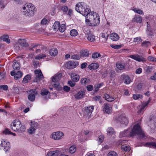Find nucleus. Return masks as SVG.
I'll return each instance as SVG.
<instances>
[{
	"label": "nucleus",
	"mask_w": 156,
	"mask_h": 156,
	"mask_svg": "<svg viewBox=\"0 0 156 156\" xmlns=\"http://www.w3.org/2000/svg\"><path fill=\"white\" fill-rule=\"evenodd\" d=\"M133 98L134 99L137 100L139 98H141L142 95L141 94H134L133 95Z\"/></svg>",
	"instance_id": "864d4df0"
},
{
	"label": "nucleus",
	"mask_w": 156,
	"mask_h": 156,
	"mask_svg": "<svg viewBox=\"0 0 156 156\" xmlns=\"http://www.w3.org/2000/svg\"><path fill=\"white\" fill-rule=\"evenodd\" d=\"M116 66L117 68L120 70L124 69L125 66V64H122L120 63H117L116 64Z\"/></svg>",
	"instance_id": "a19ab883"
},
{
	"label": "nucleus",
	"mask_w": 156,
	"mask_h": 156,
	"mask_svg": "<svg viewBox=\"0 0 156 156\" xmlns=\"http://www.w3.org/2000/svg\"><path fill=\"white\" fill-rule=\"evenodd\" d=\"M94 110V106L86 107L84 108V113L85 115H90Z\"/></svg>",
	"instance_id": "2eb2a0df"
},
{
	"label": "nucleus",
	"mask_w": 156,
	"mask_h": 156,
	"mask_svg": "<svg viewBox=\"0 0 156 156\" xmlns=\"http://www.w3.org/2000/svg\"><path fill=\"white\" fill-rule=\"evenodd\" d=\"M30 94L28 96L29 100L31 101H33L35 99V94L36 93V91L35 89L31 90L30 91Z\"/></svg>",
	"instance_id": "dca6fc26"
},
{
	"label": "nucleus",
	"mask_w": 156,
	"mask_h": 156,
	"mask_svg": "<svg viewBox=\"0 0 156 156\" xmlns=\"http://www.w3.org/2000/svg\"><path fill=\"white\" fill-rule=\"evenodd\" d=\"M23 75L22 73L20 71L17 72L16 75L14 76V78L15 80H17L20 78Z\"/></svg>",
	"instance_id": "4c0bfd02"
},
{
	"label": "nucleus",
	"mask_w": 156,
	"mask_h": 156,
	"mask_svg": "<svg viewBox=\"0 0 156 156\" xmlns=\"http://www.w3.org/2000/svg\"><path fill=\"white\" fill-rule=\"evenodd\" d=\"M86 20V22L90 26H95L98 25L100 22V18L96 12H89Z\"/></svg>",
	"instance_id": "f03ea898"
},
{
	"label": "nucleus",
	"mask_w": 156,
	"mask_h": 156,
	"mask_svg": "<svg viewBox=\"0 0 156 156\" xmlns=\"http://www.w3.org/2000/svg\"><path fill=\"white\" fill-rule=\"evenodd\" d=\"M31 124L29 129L28 132L29 133L32 134L35 132V130L37 128L38 124L34 121L31 122Z\"/></svg>",
	"instance_id": "ddd939ff"
},
{
	"label": "nucleus",
	"mask_w": 156,
	"mask_h": 156,
	"mask_svg": "<svg viewBox=\"0 0 156 156\" xmlns=\"http://www.w3.org/2000/svg\"><path fill=\"white\" fill-rule=\"evenodd\" d=\"M35 9L34 6L30 3H27L24 5L21 9L23 15L28 17L33 16Z\"/></svg>",
	"instance_id": "7ed1b4c3"
},
{
	"label": "nucleus",
	"mask_w": 156,
	"mask_h": 156,
	"mask_svg": "<svg viewBox=\"0 0 156 156\" xmlns=\"http://www.w3.org/2000/svg\"><path fill=\"white\" fill-rule=\"evenodd\" d=\"M99 65L97 63H92L88 66L90 70L96 69L99 67Z\"/></svg>",
	"instance_id": "c756f323"
},
{
	"label": "nucleus",
	"mask_w": 156,
	"mask_h": 156,
	"mask_svg": "<svg viewBox=\"0 0 156 156\" xmlns=\"http://www.w3.org/2000/svg\"><path fill=\"white\" fill-rule=\"evenodd\" d=\"M8 87L6 85H3L0 86V89H2L5 91H6L8 90Z\"/></svg>",
	"instance_id": "5fc2aeb1"
},
{
	"label": "nucleus",
	"mask_w": 156,
	"mask_h": 156,
	"mask_svg": "<svg viewBox=\"0 0 156 156\" xmlns=\"http://www.w3.org/2000/svg\"><path fill=\"white\" fill-rule=\"evenodd\" d=\"M122 81L126 84H129L130 82V79L128 76L122 75L121 76Z\"/></svg>",
	"instance_id": "aec40b11"
},
{
	"label": "nucleus",
	"mask_w": 156,
	"mask_h": 156,
	"mask_svg": "<svg viewBox=\"0 0 156 156\" xmlns=\"http://www.w3.org/2000/svg\"><path fill=\"white\" fill-rule=\"evenodd\" d=\"M108 134L110 135L114 134L115 132L114 129L111 127H108L107 129Z\"/></svg>",
	"instance_id": "e433bc0d"
},
{
	"label": "nucleus",
	"mask_w": 156,
	"mask_h": 156,
	"mask_svg": "<svg viewBox=\"0 0 156 156\" xmlns=\"http://www.w3.org/2000/svg\"><path fill=\"white\" fill-rule=\"evenodd\" d=\"M150 98L146 102H142L141 105L140 106V108L139 110L137 112L138 114H143L144 111L145 109L148 107V104L151 101Z\"/></svg>",
	"instance_id": "1a4fd4ad"
},
{
	"label": "nucleus",
	"mask_w": 156,
	"mask_h": 156,
	"mask_svg": "<svg viewBox=\"0 0 156 156\" xmlns=\"http://www.w3.org/2000/svg\"><path fill=\"white\" fill-rule=\"evenodd\" d=\"M105 99L109 102H111L115 100L114 98L107 94H105Z\"/></svg>",
	"instance_id": "f704fd0d"
},
{
	"label": "nucleus",
	"mask_w": 156,
	"mask_h": 156,
	"mask_svg": "<svg viewBox=\"0 0 156 156\" xmlns=\"http://www.w3.org/2000/svg\"><path fill=\"white\" fill-rule=\"evenodd\" d=\"M75 10L85 16H87L90 11V9L87 6H85L84 3L82 2H79L76 5Z\"/></svg>",
	"instance_id": "20e7f679"
},
{
	"label": "nucleus",
	"mask_w": 156,
	"mask_h": 156,
	"mask_svg": "<svg viewBox=\"0 0 156 156\" xmlns=\"http://www.w3.org/2000/svg\"><path fill=\"white\" fill-rule=\"evenodd\" d=\"M68 84L70 87H74L76 84L75 83L70 81L68 82Z\"/></svg>",
	"instance_id": "774afa93"
},
{
	"label": "nucleus",
	"mask_w": 156,
	"mask_h": 156,
	"mask_svg": "<svg viewBox=\"0 0 156 156\" xmlns=\"http://www.w3.org/2000/svg\"><path fill=\"white\" fill-rule=\"evenodd\" d=\"M133 10L135 12L137 13L138 14L140 15L144 14V12H143V11L140 9H139L137 8H135L133 9Z\"/></svg>",
	"instance_id": "37998d69"
},
{
	"label": "nucleus",
	"mask_w": 156,
	"mask_h": 156,
	"mask_svg": "<svg viewBox=\"0 0 156 156\" xmlns=\"http://www.w3.org/2000/svg\"><path fill=\"white\" fill-rule=\"evenodd\" d=\"M6 4H4L3 1L2 0H0V8L1 9H4L6 5Z\"/></svg>",
	"instance_id": "680f3d73"
},
{
	"label": "nucleus",
	"mask_w": 156,
	"mask_h": 156,
	"mask_svg": "<svg viewBox=\"0 0 156 156\" xmlns=\"http://www.w3.org/2000/svg\"><path fill=\"white\" fill-rule=\"evenodd\" d=\"M2 143L0 145V149H2V148H4V150L5 151H7L9 150L10 148V144L9 142H7L5 141Z\"/></svg>",
	"instance_id": "4468645a"
},
{
	"label": "nucleus",
	"mask_w": 156,
	"mask_h": 156,
	"mask_svg": "<svg viewBox=\"0 0 156 156\" xmlns=\"http://www.w3.org/2000/svg\"><path fill=\"white\" fill-rule=\"evenodd\" d=\"M46 57V55L45 54H40L36 56L35 58L37 59H42Z\"/></svg>",
	"instance_id": "de8ad7c7"
},
{
	"label": "nucleus",
	"mask_w": 156,
	"mask_h": 156,
	"mask_svg": "<svg viewBox=\"0 0 156 156\" xmlns=\"http://www.w3.org/2000/svg\"><path fill=\"white\" fill-rule=\"evenodd\" d=\"M11 128L12 130L15 131H24L26 127L23 125H22L21 122L18 119L14 120L11 124Z\"/></svg>",
	"instance_id": "39448f33"
},
{
	"label": "nucleus",
	"mask_w": 156,
	"mask_h": 156,
	"mask_svg": "<svg viewBox=\"0 0 156 156\" xmlns=\"http://www.w3.org/2000/svg\"><path fill=\"white\" fill-rule=\"evenodd\" d=\"M119 121L121 124L126 126L128 124L129 122L128 119L126 116L123 115H121L119 117Z\"/></svg>",
	"instance_id": "f3484780"
},
{
	"label": "nucleus",
	"mask_w": 156,
	"mask_h": 156,
	"mask_svg": "<svg viewBox=\"0 0 156 156\" xmlns=\"http://www.w3.org/2000/svg\"><path fill=\"white\" fill-rule=\"evenodd\" d=\"M12 67L13 69L16 70H18L20 68V65L18 62H14Z\"/></svg>",
	"instance_id": "72a5a7b5"
},
{
	"label": "nucleus",
	"mask_w": 156,
	"mask_h": 156,
	"mask_svg": "<svg viewBox=\"0 0 156 156\" xmlns=\"http://www.w3.org/2000/svg\"><path fill=\"white\" fill-rule=\"evenodd\" d=\"M59 154L58 151H51L48 152L46 156H58Z\"/></svg>",
	"instance_id": "393cba45"
},
{
	"label": "nucleus",
	"mask_w": 156,
	"mask_h": 156,
	"mask_svg": "<svg viewBox=\"0 0 156 156\" xmlns=\"http://www.w3.org/2000/svg\"><path fill=\"white\" fill-rule=\"evenodd\" d=\"M104 138V137L103 135H100L98 137L97 139V141L98 144H100L103 142Z\"/></svg>",
	"instance_id": "c03bdc74"
},
{
	"label": "nucleus",
	"mask_w": 156,
	"mask_h": 156,
	"mask_svg": "<svg viewBox=\"0 0 156 156\" xmlns=\"http://www.w3.org/2000/svg\"><path fill=\"white\" fill-rule=\"evenodd\" d=\"M61 9L64 12H67L68 10V7L67 6L63 5L61 6Z\"/></svg>",
	"instance_id": "6e6d98bb"
},
{
	"label": "nucleus",
	"mask_w": 156,
	"mask_h": 156,
	"mask_svg": "<svg viewBox=\"0 0 156 156\" xmlns=\"http://www.w3.org/2000/svg\"><path fill=\"white\" fill-rule=\"evenodd\" d=\"M104 108L103 109V111L106 113L109 114L111 112V110L110 107V105L108 103H105L104 104Z\"/></svg>",
	"instance_id": "5701e85b"
},
{
	"label": "nucleus",
	"mask_w": 156,
	"mask_h": 156,
	"mask_svg": "<svg viewBox=\"0 0 156 156\" xmlns=\"http://www.w3.org/2000/svg\"><path fill=\"white\" fill-rule=\"evenodd\" d=\"M47 20L45 18L43 19L41 21V23L42 25H45L48 23Z\"/></svg>",
	"instance_id": "0e129e2a"
},
{
	"label": "nucleus",
	"mask_w": 156,
	"mask_h": 156,
	"mask_svg": "<svg viewBox=\"0 0 156 156\" xmlns=\"http://www.w3.org/2000/svg\"><path fill=\"white\" fill-rule=\"evenodd\" d=\"M103 84V83H101L95 86L94 87L95 91L97 92L98 90V89L101 87L102 86Z\"/></svg>",
	"instance_id": "13d9d810"
},
{
	"label": "nucleus",
	"mask_w": 156,
	"mask_h": 156,
	"mask_svg": "<svg viewBox=\"0 0 156 156\" xmlns=\"http://www.w3.org/2000/svg\"><path fill=\"white\" fill-rule=\"evenodd\" d=\"M48 93V91L47 90H43L41 91V94L43 96L47 95Z\"/></svg>",
	"instance_id": "052dcab7"
},
{
	"label": "nucleus",
	"mask_w": 156,
	"mask_h": 156,
	"mask_svg": "<svg viewBox=\"0 0 156 156\" xmlns=\"http://www.w3.org/2000/svg\"><path fill=\"white\" fill-rule=\"evenodd\" d=\"M87 89L88 91H91L93 90V86L92 85H88L87 87Z\"/></svg>",
	"instance_id": "69168bd1"
},
{
	"label": "nucleus",
	"mask_w": 156,
	"mask_h": 156,
	"mask_svg": "<svg viewBox=\"0 0 156 156\" xmlns=\"http://www.w3.org/2000/svg\"><path fill=\"white\" fill-rule=\"evenodd\" d=\"M111 39L114 41H117L119 38V35L116 33H113L111 34L110 35Z\"/></svg>",
	"instance_id": "c85d7f7f"
},
{
	"label": "nucleus",
	"mask_w": 156,
	"mask_h": 156,
	"mask_svg": "<svg viewBox=\"0 0 156 156\" xmlns=\"http://www.w3.org/2000/svg\"><path fill=\"white\" fill-rule=\"evenodd\" d=\"M29 45L24 39H19L14 45L15 49L17 50L20 49V47L24 48L28 47Z\"/></svg>",
	"instance_id": "0eeeda50"
},
{
	"label": "nucleus",
	"mask_w": 156,
	"mask_h": 156,
	"mask_svg": "<svg viewBox=\"0 0 156 156\" xmlns=\"http://www.w3.org/2000/svg\"><path fill=\"white\" fill-rule=\"evenodd\" d=\"M89 53L88 51L84 50L81 51L80 53V56L82 58H85L88 56Z\"/></svg>",
	"instance_id": "a878e982"
},
{
	"label": "nucleus",
	"mask_w": 156,
	"mask_h": 156,
	"mask_svg": "<svg viewBox=\"0 0 156 156\" xmlns=\"http://www.w3.org/2000/svg\"><path fill=\"white\" fill-rule=\"evenodd\" d=\"M107 156H118V155L115 152L111 151L108 154Z\"/></svg>",
	"instance_id": "4d7b16f0"
},
{
	"label": "nucleus",
	"mask_w": 156,
	"mask_h": 156,
	"mask_svg": "<svg viewBox=\"0 0 156 156\" xmlns=\"http://www.w3.org/2000/svg\"><path fill=\"white\" fill-rule=\"evenodd\" d=\"M80 82L82 85L85 86L90 83V81L88 79L83 78L81 79Z\"/></svg>",
	"instance_id": "4be33fe9"
},
{
	"label": "nucleus",
	"mask_w": 156,
	"mask_h": 156,
	"mask_svg": "<svg viewBox=\"0 0 156 156\" xmlns=\"http://www.w3.org/2000/svg\"><path fill=\"white\" fill-rule=\"evenodd\" d=\"M122 149L123 150L128 152L129 151L130 148L129 146H122Z\"/></svg>",
	"instance_id": "09e8293b"
},
{
	"label": "nucleus",
	"mask_w": 156,
	"mask_h": 156,
	"mask_svg": "<svg viewBox=\"0 0 156 156\" xmlns=\"http://www.w3.org/2000/svg\"><path fill=\"white\" fill-rule=\"evenodd\" d=\"M101 56L100 54L98 52H95L93 53L92 57L94 59H96Z\"/></svg>",
	"instance_id": "a18cd8bd"
},
{
	"label": "nucleus",
	"mask_w": 156,
	"mask_h": 156,
	"mask_svg": "<svg viewBox=\"0 0 156 156\" xmlns=\"http://www.w3.org/2000/svg\"><path fill=\"white\" fill-rule=\"evenodd\" d=\"M85 95V92L83 90H81L76 94L74 95V97L76 99H81L83 98L84 96Z\"/></svg>",
	"instance_id": "412c9836"
},
{
	"label": "nucleus",
	"mask_w": 156,
	"mask_h": 156,
	"mask_svg": "<svg viewBox=\"0 0 156 156\" xmlns=\"http://www.w3.org/2000/svg\"><path fill=\"white\" fill-rule=\"evenodd\" d=\"M71 78L73 81L76 82L79 80L80 77L78 74L73 73H72L71 74Z\"/></svg>",
	"instance_id": "6ab92c4d"
},
{
	"label": "nucleus",
	"mask_w": 156,
	"mask_h": 156,
	"mask_svg": "<svg viewBox=\"0 0 156 156\" xmlns=\"http://www.w3.org/2000/svg\"><path fill=\"white\" fill-rule=\"evenodd\" d=\"M80 58L79 55L74 54L71 56V58L73 59L78 60Z\"/></svg>",
	"instance_id": "3c124183"
},
{
	"label": "nucleus",
	"mask_w": 156,
	"mask_h": 156,
	"mask_svg": "<svg viewBox=\"0 0 156 156\" xmlns=\"http://www.w3.org/2000/svg\"><path fill=\"white\" fill-rule=\"evenodd\" d=\"M87 38L88 41L91 42H94L95 40V36L91 34H88L87 36Z\"/></svg>",
	"instance_id": "473e14b6"
},
{
	"label": "nucleus",
	"mask_w": 156,
	"mask_h": 156,
	"mask_svg": "<svg viewBox=\"0 0 156 156\" xmlns=\"http://www.w3.org/2000/svg\"><path fill=\"white\" fill-rule=\"evenodd\" d=\"M76 150V147L74 145L71 146L69 148V151L70 153L73 154L74 153Z\"/></svg>",
	"instance_id": "79ce46f5"
},
{
	"label": "nucleus",
	"mask_w": 156,
	"mask_h": 156,
	"mask_svg": "<svg viewBox=\"0 0 156 156\" xmlns=\"http://www.w3.org/2000/svg\"><path fill=\"white\" fill-rule=\"evenodd\" d=\"M137 135V138L139 139H143L145 137V134L142 131L140 126L138 124L134 126L131 129H128L127 130L121 132L119 134L120 137L125 136H130L133 137Z\"/></svg>",
	"instance_id": "f257e3e1"
},
{
	"label": "nucleus",
	"mask_w": 156,
	"mask_h": 156,
	"mask_svg": "<svg viewBox=\"0 0 156 156\" xmlns=\"http://www.w3.org/2000/svg\"><path fill=\"white\" fill-rule=\"evenodd\" d=\"M59 25L60 23L59 22H55L53 26L54 30L55 31H57L59 29Z\"/></svg>",
	"instance_id": "58836bf2"
},
{
	"label": "nucleus",
	"mask_w": 156,
	"mask_h": 156,
	"mask_svg": "<svg viewBox=\"0 0 156 156\" xmlns=\"http://www.w3.org/2000/svg\"><path fill=\"white\" fill-rule=\"evenodd\" d=\"M144 146L156 148V142H147L145 144Z\"/></svg>",
	"instance_id": "bb28decb"
},
{
	"label": "nucleus",
	"mask_w": 156,
	"mask_h": 156,
	"mask_svg": "<svg viewBox=\"0 0 156 156\" xmlns=\"http://www.w3.org/2000/svg\"><path fill=\"white\" fill-rule=\"evenodd\" d=\"M3 133L5 134H10L11 131L10 130V129H6L4 131H3Z\"/></svg>",
	"instance_id": "e2e57ef3"
},
{
	"label": "nucleus",
	"mask_w": 156,
	"mask_h": 156,
	"mask_svg": "<svg viewBox=\"0 0 156 156\" xmlns=\"http://www.w3.org/2000/svg\"><path fill=\"white\" fill-rule=\"evenodd\" d=\"M64 136L63 133L61 132H56L52 133L50 137L54 140H58L60 139Z\"/></svg>",
	"instance_id": "9d476101"
},
{
	"label": "nucleus",
	"mask_w": 156,
	"mask_h": 156,
	"mask_svg": "<svg viewBox=\"0 0 156 156\" xmlns=\"http://www.w3.org/2000/svg\"><path fill=\"white\" fill-rule=\"evenodd\" d=\"M151 45V43L149 41H144L141 44V46L143 47L147 48Z\"/></svg>",
	"instance_id": "2f4dec72"
},
{
	"label": "nucleus",
	"mask_w": 156,
	"mask_h": 156,
	"mask_svg": "<svg viewBox=\"0 0 156 156\" xmlns=\"http://www.w3.org/2000/svg\"><path fill=\"white\" fill-rule=\"evenodd\" d=\"M142 40L140 37H137L134 38L133 40V42H137L140 43L142 42Z\"/></svg>",
	"instance_id": "603ef678"
},
{
	"label": "nucleus",
	"mask_w": 156,
	"mask_h": 156,
	"mask_svg": "<svg viewBox=\"0 0 156 156\" xmlns=\"http://www.w3.org/2000/svg\"><path fill=\"white\" fill-rule=\"evenodd\" d=\"M35 74V77L34 80V81L35 82H38L40 81L41 79L43 77V74L40 70H36L34 71Z\"/></svg>",
	"instance_id": "9b49d317"
},
{
	"label": "nucleus",
	"mask_w": 156,
	"mask_h": 156,
	"mask_svg": "<svg viewBox=\"0 0 156 156\" xmlns=\"http://www.w3.org/2000/svg\"><path fill=\"white\" fill-rule=\"evenodd\" d=\"M148 122V126L151 129L153 130L156 129V117L150 116Z\"/></svg>",
	"instance_id": "6e6552de"
},
{
	"label": "nucleus",
	"mask_w": 156,
	"mask_h": 156,
	"mask_svg": "<svg viewBox=\"0 0 156 156\" xmlns=\"http://www.w3.org/2000/svg\"><path fill=\"white\" fill-rule=\"evenodd\" d=\"M64 90L66 92H68L70 90V88L67 86H65L63 87Z\"/></svg>",
	"instance_id": "338daca9"
},
{
	"label": "nucleus",
	"mask_w": 156,
	"mask_h": 156,
	"mask_svg": "<svg viewBox=\"0 0 156 156\" xmlns=\"http://www.w3.org/2000/svg\"><path fill=\"white\" fill-rule=\"evenodd\" d=\"M58 51L57 49L55 48H52L49 51V54L52 56H55L58 54Z\"/></svg>",
	"instance_id": "7c9ffc66"
},
{
	"label": "nucleus",
	"mask_w": 156,
	"mask_h": 156,
	"mask_svg": "<svg viewBox=\"0 0 156 156\" xmlns=\"http://www.w3.org/2000/svg\"><path fill=\"white\" fill-rule=\"evenodd\" d=\"M129 57L138 62H144L146 61L145 58L138 55H131L129 56Z\"/></svg>",
	"instance_id": "a211bd4d"
},
{
	"label": "nucleus",
	"mask_w": 156,
	"mask_h": 156,
	"mask_svg": "<svg viewBox=\"0 0 156 156\" xmlns=\"http://www.w3.org/2000/svg\"><path fill=\"white\" fill-rule=\"evenodd\" d=\"M62 74L61 73H58L52 77V81L55 83L53 84V86L56 89L60 90L61 88L58 82L62 77Z\"/></svg>",
	"instance_id": "423d86ee"
},
{
	"label": "nucleus",
	"mask_w": 156,
	"mask_h": 156,
	"mask_svg": "<svg viewBox=\"0 0 156 156\" xmlns=\"http://www.w3.org/2000/svg\"><path fill=\"white\" fill-rule=\"evenodd\" d=\"M2 39L4 41L8 44L10 43V41L9 38V37L7 35H4L1 37Z\"/></svg>",
	"instance_id": "c9c22d12"
},
{
	"label": "nucleus",
	"mask_w": 156,
	"mask_h": 156,
	"mask_svg": "<svg viewBox=\"0 0 156 156\" xmlns=\"http://www.w3.org/2000/svg\"><path fill=\"white\" fill-rule=\"evenodd\" d=\"M78 64V63L76 61H71L67 62L66 64V66L67 69H71L76 67Z\"/></svg>",
	"instance_id": "f8f14e48"
},
{
	"label": "nucleus",
	"mask_w": 156,
	"mask_h": 156,
	"mask_svg": "<svg viewBox=\"0 0 156 156\" xmlns=\"http://www.w3.org/2000/svg\"><path fill=\"white\" fill-rule=\"evenodd\" d=\"M30 76L29 75H27L23 78V82L24 83L28 82L30 80Z\"/></svg>",
	"instance_id": "ea45409f"
},
{
	"label": "nucleus",
	"mask_w": 156,
	"mask_h": 156,
	"mask_svg": "<svg viewBox=\"0 0 156 156\" xmlns=\"http://www.w3.org/2000/svg\"><path fill=\"white\" fill-rule=\"evenodd\" d=\"M142 20V18L139 15L135 16L132 20L133 22L139 23H141Z\"/></svg>",
	"instance_id": "b1692460"
},
{
	"label": "nucleus",
	"mask_w": 156,
	"mask_h": 156,
	"mask_svg": "<svg viewBox=\"0 0 156 156\" xmlns=\"http://www.w3.org/2000/svg\"><path fill=\"white\" fill-rule=\"evenodd\" d=\"M70 34L71 36H76L77 35L78 33L76 30L73 29L71 30Z\"/></svg>",
	"instance_id": "49530a36"
},
{
	"label": "nucleus",
	"mask_w": 156,
	"mask_h": 156,
	"mask_svg": "<svg viewBox=\"0 0 156 156\" xmlns=\"http://www.w3.org/2000/svg\"><path fill=\"white\" fill-rule=\"evenodd\" d=\"M147 59L150 61L156 62V58L151 56H149L148 57Z\"/></svg>",
	"instance_id": "bf43d9fd"
},
{
	"label": "nucleus",
	"mask_w": 156,
	"mask_h": 156,
	"mask_svg": "<svg viewBox=\"0 0 156 156\" xmlns=\"http://www.w3.org/2000/svg\"><path fill=\"white\" fill-rule=\"evenodd\" d=\"M66 28L65 24H62L59 25V30L61 32H63L65 30Z\"/></svg>",
	"instance_id": "8fccbe9b"
},
{
	"label": "nucleus",
	"mask_w": 156,
	"mask_h": 156,
	"mask_svg": "<svg viewBox=\"0 0 156 156\" xmlns=\"http://www.w3.org/2000/svg\"><path fill=\"white\" fill-rule=\"evenodd\" d=\"M144 146L156 148V142H147L145 144Z\"/></svg>",
	"instance_id": "cd10ccee"
}]
</instances>
